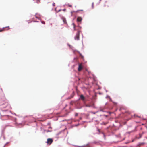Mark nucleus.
I'll return each mask as SVG.
<instances>
[{
    "label": "nucleus",
    "instance_id": "obj_1",
    "mask_svg": "<svg viewBox=\"0 0 147 147\" xmlns=\"http://www.w3.org/2000/svg\"><path fill=\"white\" fill-rule=\"evenodd\" d=\"M80 33V31L78 30V31L77 33L76 34V36L75 37V40H78L79 39V36Z\"/></svg>",
    "mask_w": 147,
    "mask_h": 147
},
{
    "label": "nucleus",
    "instance_id": "obj_2",
    "mask_svg": "<svg viewBox=\"0 0 147 147\" xmlns=\"http://www.w3.org/2000/svg\"><path fill=\"white\" fill-rule=\"evenodd\" d=\"M85 106L87 107H94V104L93 102H90L89 103L86 104Z\"/></svg>",
    "mask_w": 147,
    "mask_h": 147
},
{
    "label": "nucleus",
    "instance_id": "obj_3",
    "mask_svg": "<svg viewBox=\"0 0 147 147\" xmlns=\"http://www.w3.org/2000/svg\"><path fill=\"white\" fill-rule=\"evenodd\" d=\"M53 140L51 138H48L47 139V143L49 145L51 144L53 142Z\"/></svg>",
    "mask_w": 147,
    "mask_h": 147
},
{
    "label": "nucleus",
    "instance_id": "obj_4",
    "mask_svg": "<svg viewBox=\"0 0 147 147\" xmlns=\"http://www.w3.org/2000/svg\"><path fill=\"white\" fill-rule=\"evenodd\" d=\"M83 69V66L82 64H79L78 67V71H80Z\"/></svg>",
    "mask_w": 147,
    "mask_h": 147
},
{
    "label": "nucleus",
    "instance_id": "obj_5",
    "mask_svg": "<svg viewBox=\"0 0 147 147\" xmlns=\"http://www.w3.org/2000/svg\"><path fill=\"white\" fill-rule=\"evenodd\" d=\"M80 99H81L83 101H84L85 100V97L83 95H81L80 96Z\"/></svg>",
    "mask_w": 147,
    "mask_h": 147
},
{
    "label": "nucleus",
    "instance_id": "obj_6",
    "mask_svg": "<svg viewBox=\"0 0 147 147\" xmlns=\"http://www.w3.org/2000/svg\"><path fill=\"white\" fill-rule=\"evenodd\" d=\"M82 19L81 17H78L77 18V21L78 22H80L82 21Z\"/></svg>",
    "mask_w": 147,
    "mask_h": 147
},
{
    "label": "nucleus",
    "instance_id": "obj_7",
    "mask_svg": "<svg viewBox=\"0 0 147 147\" xmlns=\"http://www.w3.org/2000/svg\"><path fill=\"white\" fill-rule=\"evenodd\" d=\"M62 19L63 21V22L65 24V23H67L66 19L65 18L63 17L62 18Z\"/></svg>",
    "mask_w": 147,
    "mask_h": 147
},
{
    "label": "nucleus",
    "instance_id": "obj_8",
    "mask_svg": "<svg viewBox=\"0 0 147 147\" xmlns=\"http://www.w3.org/2000/svg\"><path fill=\"white\" fill-rule=\"evenodd\" d=\"M72 25H73V26H74V30H77L76 28V27H75V24L74 23H73L72 24Z\"/></svg>",
    "mask_w": 147,
    "mask_h": 147
},
{
    "label": "nucleus",
    "instance_id": "obj_9",
    "mask_svg": "<svg viewBox=\"0 0 147 147\" xmlns=\"http://www.w3.org/2000/svg\"><path fill=\"white\" fill-rule=\"evenodd\" d=\"M74 97V95L72 94L68 98V99H70Z\"/></svg>",
    "mask_w": 147,
    "mask_h": 147
},
{
    "label": "nucleus",
    "instance_id": "obj_10",
    "mask_svg": "<svg viewBox=\"0 0 147 147\" xmlns=\"http://www.w3.org/2000/svg\"><path fill=\"white\" fill-rule=\"evenodd\" d=\"M5 28H3L2 29H0V32H1L4 31V29Z\"/></svg>",
    "mask_w": 147,
    "mask_h": 147
},
{
    "label": "nucleus",
    "instance_id": "obj_11",
    "mask_svg": "<svg viewBox=\"0 0 147 147\" xmlns=\"http://www.w3.org/2000/svg\"><path fill=\"white\" fill-rule=\"evenodd\" d=\"M92 9H93L94 8V3H92Z\"/></svg>",
    "mask_w": 147,
    "mask_h": 147
},
{
    "label": "nucleus",
    "instance_id": "obj_12",
    "mask_svg": "<svg viewBox=\"0 0 147 147\" xmlns=\"http://www.w3.org/2000/svg\"><path fill=\"white\" fill-rule=\"evenodd\" d=\"M68 6L69 7H72V6L71 5L68 4Z\"/></svg>",
    "mask_w": 147,
    "mask_h": 147
},
{
    "label": "nucleus",
    "instance_id": "obj_13",
    "mask_svg": "<svg viewBox=\"0 0 147 147\" xmlns=\"http://www.w3.org/2000/svg\"><path fill=\"white\" fill-rule=\"evenodd\" d=\"M42 22V23H43V24H45V22H44V21Z\"/></svg>",
    "mask_w": 147,
    "mask_h": 147
},
{
    "label": "nucleus",
    "instance_id": "obj_14",
    "mask_svg": "<svg viewBox=\"0 0 147 147\" xmlns=\"http://www.w3.org/2000/svg\"><path fill=\"white\" fill-rule=\"evenodd\" d=\"M78 114L77 113H76V114H75V116H78Z\"/></svg>",
    "mask_w": 147,
    "mask_h": 147
},
{
    "label": "nucleus",
    "instance_id": "obj_15",
    "mask_svg": "<svg viewBox=\"0 0 147 147\" xmlns=\"http://www.w3.org/2000/svg\"><path fill=\"white\" fill-rule=\"evenodd\" d=\"M53 6H55V3H53Z\"/></svg>",
    "mask_w": 147,
    "mask_h": 147
},
{
    "label": "nucleus",
    "instance_id": "obj_16",
    "mask_svg": "<svg viewBox=\"0 0 147 147\" xmlns=\"http://www.w3.org/2000/svg\"><path fill=\"white\" fill-rule=\"evenodd\" d=\"M61 11V10H59L57 12H59Z\"/></svg>",
    "mask_w": 147,
    "mask_h": 147
},
{
    "label": "nucleus",
    "instance_id": "obj_17",
    "mask_svg": "<svg viewBox=\"0 0 147 147\" xmlns=\"http://www.w3.org/2000/svg\"><path fill=\"white\" fill-rule=\"evenodd\" d=\"M80 120H81L82 119V118L81 117H80Z\"/></svg>",
    "mask_w": 147,
    "mask_h": 147
},
{
    "label": "nucleus",
    "instance_id": "obj_18",
    "mask_svg": "<svg viewBox=\"0 0 147 147\" xmlns=\"http://www.w3.org/2000/svg\"><path fill=\"white\" fill-rule=\"evenodd\" d=\"M80 11H83V10H80Z\"/></svg>",
    "mask_w": 147,
    "mask_h": 147
},
{
    "label": "nucleus",
    "instance_id": "obj_19",
    "mask_svg": "<svg viewBox=\"0 0 147 147\" xmlns=\"http://www.w3.org/2000/svg\"><path fill=\"white\" fill-rule=\"evenodd\" d=\"M36 18H37V17L36 16Z\"/></svg>",
    "mask_w": 147,
    "mask_h": 147
}]
</instances>
